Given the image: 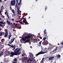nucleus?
I'll list each match as a JSON object with an SVG mask.
<instances>
[{
	"instance_id": "24",
	"label": "nucleus",
	"mask_w": 63,
	"mask_h": 63,
	"mask_svg": "<svg viewBox=\"0 0 63 63\" xmlns=\"http://www.w3.org/2000/svg\"><path fill=\"white\" fill-rule=\"evenodd\" d=\"M57 47H56V49H55L54 50L55 51H56V50H57Z\"/></svg>"
},
{
	"instance_id": "15",
	"label": "nucleus",
	"mask_w": 63,
	"mask_h": 63,
	"mask_svg": "<svg viewBox=\"0 0 63 63\" xmlns=\"http://www.w3.org/2000/svg\"><path fill=\"white\" fill-rule=\"evenodd\" d=\"M44 61V58H43L41 61V62H40V63H44L43 61Z\"/></svg>"
},
{
	"instance_id": "25",
	"label": "nucleus",
	"mask_w": 63,
	"mask_h": 63,
	"mask_svg": "<svg viewBox=\"0 0 63 63\" xmlns=\"http://www.w3.org/2000/svg\"><path fill=\"white\" fill-rule=\"evenodd\" d=\"M16 15L15 14H13V15H12V16H15Z\"/></svg>"
},
{
	"instance_id": "31",
	"label": "nucleus",
	"mask_w": 63,
	"mask_h": 63,
	"mask_svg": "<svg viewBox=\"0 0 63 63\" xmlns=\"http://www.w3.org/2000/svg\"><path fill=\"white\" fill-rule=\"evenodd\" d=\"M20 3H18V6H19V5H20Z\"/></svg>"
},
{
	"instance_id": "22",
	"label": "nucleus",
	"mask_w": 63,
	"mask_h": 63,
	"mask_svg": "<svg viewBox=\"0 0 63 63\" xmlns=\"http://www.w3.org/2000/svg\"><path fill=\"white\" fill-rule=\"evenodd\" d=\"M57 56L58 57H59V58H60V57H61V56L59 55H58Z\"/></svg>"
},
{
	"instance_id": "21",
	"label": "nucleus",
	"mask_w": 63,
	"mask_h": 63,
	"mask_svg": "<svg viewBox=\"0 0 63 63\" xmlns=\"http://www.w3.org/2000/svg\"><path fill=\"white\" fill-rule=\"evenodd\" d=\"M6 24V22H4L3 23V26H5V24Z\"/></svg>"
},
{
	"instance_id": "28",
	"label": "nucleus",
	"mask_w": 63,
	"mask_h": 63,
	"mask_svg": "<svg viewBox=\"0 0 63 63\" xmlns=\"http://www.w3.org/2000/svg\"><path fill=\"white\" fill-rule=\"evenodd\" d=\"M47 6H46L45 7V8L46 10H47Z\"/></svg>"
},
{
	"instance_id": "34",
	"label": "nucleus",
	"mask_w": 63,
	"mask_h": 63,
	"mask_svg": "<svg viewBox=\"0 0 63 63\" xmlns=\"http://www.w3.org/2000/svg\"><path fill=\"white\" fill-rule=\"evenodd\" d=\"M13 63H16V62H13Z\"/></svg>"
},
{
	"instance_id": "10",
	"label": "nucleus",
	"mask_w": 63,
	"mask_h": 63,
	"mask_svg": "<svg viewBox=\"0 0 63 63\" xmlns=\"http://www.w3.org/2000/svg\"><path fill=\"white\" fill-rule=\"evenodd\" d=\"M15 38H14L13 39H11V41H10V44H11L14 41V40H15Z\"/></svg>"
},
{
	"instance_id": "20",
	"label": "nucleus",
	"mask_w": 63,
	"mask_h": 63,
	"mask_svg": "<svg viewBox=\"0 0 63 63\" xmlns=\"http://www.w3.org/2000/svg\"><path fill=\"white\" fill-rule=\"evenodd\" d=\"M14 61L15 62L17 61V59L16 58H15L14 59Z\"/></svg>"
},
{
	"instance_id": "48",
	"label": "nucleus",
	"mask_w": 63,
	"mask_h": 63,
	"mask_svg": "<svg viewBox=\"0 0 63 63\" xmlns=\"http://www.w3.org/2000/svg\"><path fill=\"white\" fill-rule=\"evenodd\" d=\"M62 47H63V46H62Z\"/></svg>"
},
{
	"instance_id": "49",
	"label": "nucleus",
	"mask_w": 63,
	"mask_h": 63,
	"mask_svg": "<svg viewBox=\"0 0 63 63\" xmlns=\"http://www.w3.org/2000/svg\"><path fill=\"white\" fill-rule=\"evenodd\" d=\"M1 63H3L2 62H1Z\"/></svg>"
},
{
	"instance_id": "7",
	"label": "nucleus",
	"mask_w": 63,
	"mask_h": 63,
	"mask_svg": "<svg viewBox=\"0 0 63 63\" xmlns=\"http://www.w3.org/2000/svg\"><path fill=\"white\" fill-rule=\"evenodd\" d=\"M23 23H25V24H26V23H27V21H26V19L25 18L23 20Z\"/></svg>"
},
{
	"instance_id": "38",
	"label": "nucleus",
	"mask_w": 63,
	"mask_h": 63,
	"mask_svg": "<svg viewBox=\"0 0 63 63\" xmlns=\"http://www.w3.org/2000/svg\"><path fill=\"white\" fill-rule=\"evenodd\" d=\"M7 16H8H8H9V15H8V14H7Z\"/></svg>"
},
{
	"instance_id": "32",
	"label": "nucleus",
	"mask_w": 63,
	"mask_h": 63,
	"mask_svg": "<svg viewBox=\"0 0 63 63\" xmlns=\"http://www.w3.org/2000/svg\"><path fill=\"white\" fill-rule=\"evenodd\" d=\"M20 54V52H19L18 53V55H19V54Z\"/></svg>"
},
{
	"instance_id": "11",
	"label": "nucleus",
	"mask_w": 63,
	"mask_h": 63,
	"mask_svg": "<svg viewBox=\"0 0 63 63\" xmlns=\"http://www.w3.org/2000/svg\"><path fill=\"white\" fill-rule=\"evenodd\" d=\"M54 58V57H50L49 58V60H51L52 59H53Z\"/></svg>"
},
{
	"instance_id": "30",
	"label": "nucleus",
	"mask_w": 63,
	"mask_h": 63,
	"mask_svg": "<svg viewBox=\"0 0 63 63\" xmlns=\"http://www.w3.org/2000/svg\"><path fill=\"white\" fill-rule=\"evenodd\" d=\"M47 44H45V45H47V44H48V42L47 41Z\"/></svg>"
},
{
	"instance_id": "2",
	"label": "nucleus",
	"mask_w": 63,
	"mask_h": 63,
	"mask_svg": "<svg viewBox=\"0 0 63 63\" xmlns=\"http://www.w3.org/2000/svg\"><path fill=\"white\" fill-rule=\"evenodd\" d=\"M29 56L28 57V60H27V62H30L31 63H35L36 62V60L35 59V57H33V55L31 53H29Z\"/></svg>"
},
{
	"instance_id": "1",
	"label": "nucleus",
	"mask_w": 63,
	"mask_h": 63,
	"mask_svg": "<svg viewBox=\"0 0 63 63\" xmlns=\"http://www.w3.org/2000/svg\"><path fill=\"white\" fill-rule=\"evenodd\" d=\"M32 38L33 36L32 34H28L27 33H25L22 36V40H21V41L22 43L25 44L26 43H27L29 41V40L28 39H32Z\"/></svg>"
},
{
	"instance_id": "19",
	"label": "nucleus",
	"mask_w": 63,
	"mask_h": 63,
	"mask_svg": "<svg viewBox=\"0 0 63 63\" xmlns=\"http://www.w3.org/2000/svg\"><path fill=\"white\" fill-rule=\"evenodd\" d=\"M12 11L13 14H14V13H15V11H14V10L13 9L12 10Z\"/></svg>"
},
{
	"instance_id": "12",
	"label": "nucleus",
	"mask_w": 63,
	"mask_h": 63,
	"mask_svg": "<svg viewBox=\"0 0 63 63\" xmlns=\"http://www.w3.org/2000/svg\"><path fill=\"white\" fill-rule=\"evenodd\" d=\"M17 11L18 14H19V8H17Z\"/></svg>"
},
{
	"instance_id": "23",
	"label": "nucleus",
	"mask_w": 63,
	"mask_h": 63,
	"mask_svg": "<svg viewBox=\"0 0 63 63\" xmlns=\"http://www.w3.org/2000/svg\"><path fill=\"white\" fill-rule=\"evenodd\" d=\"M18 25H17V24H16V25H15L16 27H17V26H18Z\"/></svg>"
},
{
	"instance_id": "52",
	"label": "nucleus",
	"mask_w": 63,
	"mask_h": 63,
	"mask_svg": "<svg viewBox=\"0 0 63 63\" xmlns=\"http://www.w3.org/2000/svg\"><path fill=\"white\" fill-rule=\"evenodd\" d=\"M0 14H1V13L0 12Z\"/></svg>"
},
{
	"instance_id": "26",
	"label": "nucleus",
	"mask_w": 63,
	"mask_h": 63,
	"mask_svg": "<svg viewBox=\"0 0 63 63\" xmlns=\"http://www.w3.org/2000/svg\"><path fill=\"white\" fill-rule=\"evenodd\" d=\"M3 52L2 51H1L0 52V54H1H1H3Z\"/></svg>"
},
{
	"instance_id": "9",
	"label": "nucleus",
	"mask_w": 63,
	"mask_h": 63,
	"mask_svg": "<svg viewBox=\"0 0 63 63\" xmlns=\"http://www.w3.org/2000/svg\"><path fill=\"white\" fill-rule=\"evenodd\" d=\"M8 31H6V33H5V37H6L8 36Z\"/></svg>"
},
{
	"instance_id": "13",
	"label": "nucleus",
	"mask_w": 63,
	"mask_h": 63,
	"mask_svg": "<svg viewBox=\"0 0 63 63\" xmlns=\"http://www.w3.org/2000/svg\"><path fill=\"white\" fill-rule=\"evenodd\" d=\"M46 30L45 29V30L44 31V35H46L47 34V32H46Z\"/></svg>"
},
{
	"instance_id": "44",
	"label": "nucleus",
	"mask_w": 63,
	"mask_h": 63,
	"mask_svg": "<svg viewBox=\"0 0 63 63\" xmlns=\"http://www.w3.org/2000/svg\"><path fill=\"white\" fill-rule=\"evenodd\" d=\"M62 45H63V42L62 43Z\"/></svg>"
},
{
	"instance_id": "8",
	"label": "nucleus",
	"mask_w": 63,
	"mask_h": 63,
	"mask_svg": "<svg viewBox=\"0 0 63 63\" xmlns=\"http://www.w3.org/2000/svg\"><path fill=\"white\" fill-rule=\"evenodd\" d=\"M10 46L11 47L13 48V50H15V47H16L15 45L14 46L13 45H11Z\"/></svg>"
},
{
	"instance_id": "3",
	"label": "nucleus",
	"mask_w": 63,
	"mask_h": 63,
	"mask_svg": "<svg viewBox=\"0 0 63 63\" xmlns=\"http://www.w3.org/2000/svg\"><path fill=\"white\" fill-rule=\"evenodd\" d=\"M19 50H20V48H17L14 50V52H11V54L12 55V57H13L14 55H18Z\"/></svg>"
},
{
	"instance_id": "50",
	"label": "nucleus",
	"mask_w": 63,
	"mask_h": 63,
	"mask_svg": "<svg viewBox=\"0 0 63 63\" xmlns=\"http://www.w3.org/2000/svg\"><path fill=\"white\" fill-rule=\"evenodd\" d=\"M20 29H21V28H20Z\"/></svg>"
},
{
	"instance_id": "16",
	"label": "nucleus",
	"mask_w": 63,
	"mask_h": 63,
	"mask_svg": "<svg viewBox=\"0 0 63 63\" xmlns=\"http://www.w3.org/2000/svg\"><path fill=\"white\" fill-rule=\"evenodd\" d=\"M5 34V32H2L0 34V36H3V35H4Z\"/></svg>"
},
{
	"instance_id": "40",
	"label": "nucleus",
	"mask_w": 63,
	"mask_h": 63,
	"mask_svg": "<svg viewBox=\"0 0 63 63\" xmlns=\"http://www.w3.org/2000/svg\"><path fill=\"white\" fill-rule=\"evenodd\" d=\"M8 46H10V44H8Z\"/></svg>"
},
{
	"instance_id": "41",
	"label": "nucleus",
	"mask_w": 63,
	"mask_h": 63,
	"mask_svg": "<svg viewBox=\"0 0 63 63\" xmlns=\"http://www.w3.org/2000/svg\"><path fill=\"white\" fill-rule=\"evenodd\" d=\"M10 9L11 10H12V7H11V6H10Z\"/></svg>"
},
{
	"instance_id": "37",
	"label": "nucleus",
	"mask_w": 63,
	"mask_h": 63,
	"mask_svg": "<svg viewBox=\"0 0 63 63\" xmlns=\"http://www.w3.org/2000/svg\"><path fill=\"white\" fill-rule=\"evenodd\" d=\"M29 44L30 45V44H31V42H29Z\"/></svg>"
},
{
	"instance_id": "36",
	"label": "nucleus",
	"mask_w": 63,
	"mask_h": 63,
	"mask_svg": "<svg viewBox=\"0 0 63 63\" xmlns=\"http://www.w3.org/2000/svg\"><path fill=\"white\" fill-rule=\"evenodd\" d=\"M0 2H2V1L1 0H0Z\"/></svg>"
},
{
	"instance_id": "42",
	"label": "nucleus",
	"mask_w": 63,
	"mask_h": 63,
	"mask_svg": "<svg viewBox=\"0 0 63 63\" xmlns=\"http://www.w3.org/2000/svg\"><path fill=\"white\" fill-rule=\"evenodd\" d=\"M31 47V48H32V47H31H31Z\"/></svg>"
},
{
	"instance_id": "14",
	"label": "nucleus",
	"mask_w": 63,
	"mask_h": 63,
	"mask_svg": "<svg viewBox=\"0 0 63 63\" xmlns=\"http://www.w3.org/2000/svg\"><path fill=\"white\" fill-rule=\"evenodd\" d=\"M6 22H7V23H8V24H10L11 23V22L9 21V20H7V21H6Z\"/></svg>"
},
{
	"instance_id": "47",
	"label": "nucleus",
	"mask_w": 63,
	"mask_h": 63,
	"mask_svg": "<svg viewBox=\"0 0 63 63\" xmlns=\"http://www.w3.org/2000/svg\"><path fill=\"white\" fill-rule=\"evenodd\" d=\"M1 55V54H0V56Z\"/></svg>"
},
{
	"instance_id": "29",
	"label": "nucleus",
	"mask_w": 63,
	"mask_h": 63,
	"mask_svg": "<svg viewBox=\"0 0 63 63\" xmlns=\"http://www.w3.org/2000/svg\"><path fill=\"white\" fill-rule=\"evenodd\" d=\"M42 43V41H41L40 42H39V44L40 45H41V43Z\"/></svg>"
},
{
	"instance_id": "18",
	"label": "nucleus",
	"mask_w": 63,
	"mask_h": 63,
	"mask_svg": "<svg viewBox=\"0 0 63 63\" xmlns=\"http://www.w3.org/2000/svg\"><path fill=\"white\" fill-rule=\"evenodd\" d=\"M46 39V37H44L43 38V39L42 40V41L44 40V41H45V40Z\"/></svg>"
},
{
	"instance_id": "51",
	"label": "nucleus",
	"mask_w": 63,
	"mask_h": 63,
	"mask_svg": "<svg viewBox=\"0 0 63 63\" xmlns=\"http://www.w3.org/2000/svg\"><path fill=\"white\" fill-rule=\"evenodd\" d=\"M53 46V47H54V46Z\"/></svg>"
},
{
	"instance_id": "6",
	"label": "nucleus",
	"mask_w": 63,
	"mask_h": 63,
	"mask_svg": "<svg viewBox=\"0 0 63 63\" xmlns=\"http://www.w3.org/2000/svg\"><path fill=\"white\" fill-rule=\"evenodd\" d=\"M12 36V35H11V33L10 32H9V35H8V39L10 40V38Z\"/></svg>"
},
{
	"instance_id": "46",
	"label": "nucleus",
	"mask_w": 63,
	"mask_h": 63,
	"mask_svg": "<svg viewBox=\"0 0 63 63\" xmlns=\"http://www.w3.org/2000/svg\"><path fill=\"white\" fill-rule=\"evenodd\" d=\"M0 20H1V19L0 18Z\"/></svg>"
},
{
	"instance_id": "45",
	"label": "nucleus",
	"mask_w": 63,
	"mask_h": 63,
	"mask_svg": "<svg viewBox=\"0 0 63 63\" xmlns=\"http://www.w3.org/2000/svg\"><path fill=\"white\" fill-rule=\"evenodd\" d=\"M38 0H36V1H38Z\"/></svg>"
},
{
	"instance_id": "5",
	"label": "nucleus",
	"mask_w": 63,
	"mask_h": 63,
	"mask_svg": "<svg viewBox=\"0 0 63 63\" xmlns=\"http://www.w3.org/2000/svg\"><path fill=\"white\" fill-rule=\"evenodd\" d=\"M47 51L44 52L43 51H41L39 52L36 55V56H37L38 55H40V54H44V53H47Z\"/></svg>"
},
{
	"instance_id": "33",
	"label": "nucleus",
	"mask_w": 63,
	"mask_h": 63,
	"mask_svg": "<svg viewBox=\"0 0 63 63\" xmlns=\"http://www.w3.org/2000/svg\"><path fill=\"white\" fill-rule=\"evenodd\" d=\"M16 2L17 3H18V0H16Z\"/></svg>"
},
{
	"instance_id": "43",
	"label": "nucleus",
	"mask_w": 63,
	"mask_h": 63,
	"mask_svg": "<svg viewBox=\"0 0 63 63\" xmlns=\"http://www.w3.org/2000/svg\"><path fill=\"white\" fill-rule=\"evenodd\" d=\"M45 49H47V48H45Z\"/></svg>"
},
{
	"instance_id": "17",
	"label": "nucleus",
	"mask_w": 63,
	"mask_h": 63,
	"mask_svg": "<svg viewBox=\"0 0 63 63\" xmlns=\"http://www.w3.org/2000/svg\"><path fill=\"white\" fill-rule=\"evenodd\" d=\"M2 23H3L2 22L0 21V26H2Z\"/></svg>"
},
{
	"instance_id": "4",
	"label": "nucleus",
	"mask_w": 63,
	"mask_h": 63,
	"mask_svg": "<svg viewBox=\"0 0 63 63\" xmlns=\"http://www.w3.org/2000/svg\"><path fill=\"white\" fill-rule=\"evenodd\" d=\"M16 4V1L15 0H11L10 3V6H15Z\"/></svg>"
},
{
	"instance_id": "27",
	"label": "nucleus",
	"mask_w": 63,
	"mask_h": 63,
	"mask_svg": "<svg viewBox=\"0 0 63 63\" xmlns=\"http://www.w3.org/2000/svg\"><path fill=\"white\" fill-rule=\"evenodd\" d=\"M22 2V0H21L19 1V3H21Z\"/></svg>"
},
{
	"instance_id": "39",
	"label": "nucleus",
	"mask_w": 63,
	"mask_h": 63,
	"mask_svg": "<svg viewBox=\"0 0 63 63\" xmlns=\"http://www.w3.org/2000/svg\"><path fill=\"white\" fill-rule=\"evenodd\" d=\"M35 41H38V40L37 39H35Z\"/></svg>"
},
{
	"instance_id": "35",
	"label": "nucleus",
	"mask_w": 63,
	"mask_h": 63,
	"mask_svg": "<svg viewBox=\"0 0 63 63\" xmlns=\"http://www.w3.org/2000/svg\"><path fill=\"white\" fill-rule=\"evenodd\" d=\"M20 23L21 24H22V22L21 21V22H20Z\"/></svg>"
}]
</instances>
